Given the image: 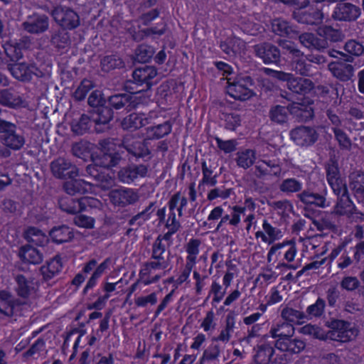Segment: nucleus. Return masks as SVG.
I'll return each instance as SVG.
<instances>
[{
    "instance_id": "nucleus-1",
    "label": "nucleus",
    "mask_w": 364,
    "mask_h": 364,
    "mask_svg": "<svg viewBox=\"0 0 364 364\" xmlns=\"http://www.w3.org/2000/svg\"><path fill=\"white\" fill-rule=\"evenodd\" d=\"M294 333V327L284 322L272 326L269 332L272 338H278L275 342V347L278 350L291 353H299L305 348L306 343L302 340L291 338Z\"/></svg>"
},
{
    "instance_id": "nucleus-2",
    "label": "nucleus",
    "mask_w": 364,
    "mask_h": 364,
    "mask_svg": "<svg viewBox=\"0 0 364 364\" xmlns=\"http://www.w3.org/2000/svg\"><path fill=\"white\" fill-rule=\"evenodd\" d=\"M150 101V95L142 90L135 93H116L107 97V103L117 112H131L140 105H146Z\"/></svg>"
},
{
    "instance_id": "nucleus-3",
    "label": "nucleus",
    "mask_w": 364,
    "mask_h": 364,
    "mask_svg": "<svg viewBox=\"0 0 364 364\" xmlns=\"http://www.w3.org/2000/svg\"><path fill=\"white\" fill-rule=\"evenodd\" d=\"M0 141L7 148L18 151L26 143L24 131L16 124L0 119Z\"/></svg>"
},
{
    "instance_id": "nucleus-4",
    "label": "nucleus",
    "mask_w": 364,
    "mask_h": 364,
    "mask_svg": "<svg viewBox=\"0 0 364 364\" xmlns=\"http://www.w3.org/2000/svg\"><path fill=\"white\" fill-rule=\"evenodd\" d=\"M100 154L91 156L92 161H95L100 168H109L116 166L122 159L121 154L115 150V144L112 139H105L98 142Z\"/></svg>"
},
{
    "instance_id": "nucleus-5",
    "label": "nucleus",
    "mask_w": 364,
    "mask_h": 364,
    "mask_svg": "<svg viewBox=\"0 0 364 364\" xmlns=\"http://www.w3.org/2000/svg\"><path fill=\"white\" fill-rule=\"evenodd\" d=\"M322 129L320 126L300 125L290 131L289 136L296 146L307 149L318 141Z\"/></svg>"
},
{
    "instance_id": "nucleus-6",
    "label": "nucleus",
    "mask_w": 364,
    "mask_h": 364,
    "mask_svg": "<svg viewBox=\"0 0 364 364\" xmlns=\"http://www.w3.org/2000/svg\"><path fill=\"white\" fill-rule=\"evenodd\" d=\"M54 21L59 28H65L67 30H74L77 28L80 24V16L72 8L57 5L53 6L50 11Z\"/></svg>"
},
{
    "instance_id": "nucleus-7",
    "label": "nucleus",
    "mask_w": 364,
    "mask_h": 364,
    "mask_svg": "<svg viewBox=\"0 0 364 364\" xmlns=\"http://www.w3.org/2000/svg\"><path fill=\"white\" fill-rule=\"evenodd\" d=\"M52 175L58 179L65 180L77 178L80 175V168L70 159L58 157L50 164Z\"/></svg>"
},
{
    "instance_id": "nucleus-8",
    "label": "nucleus",
    "mask_w": 364,
    "mask_h": 364,
    "mask_svg": "<svg viewBox=\"0 0 364 364\" xmlns=\"http://www.w3.org/2000/svg\"><path fill=\"white\" fill-rule=\"evenodd\" d=\"M157 250L154 249V257L156 260L147 263L141 272L143 283L150 284L159 280L165 274L164 270L168 267L167 262L162 257L156 256Z\"/></svg>"
},
{
    "instance_id": "nucleus-9",
    "label": "nucleus",
    "mask_w": 364,
    "mask_h": 364,
    "mask_svg": "<svg viewBox=\"0 0 364 364\" xmlns=\"http://www.w3.org/2000/svg\"><path fill=\"white\" fill-rule=\"evenodd\" d=\"M129 154L136 159L151 158L149 150L146 140H140L134 134L125 135L120 144Z\"/></svg>"
},
{
    "instance_id": "nucleus-10",
    "label": "nucleus",
    "mask_w": 364,
    "mask_h": 364,
    "mask_svg": "<svg viewBox=\"0 0 364 364\" xmlns=\"http://www.w3.org/2000/svg\"><path fill=\"white\" fill-rule=\"evenodd\" d=\"M30 305L27 301H19L6 291H0V314L6 316L21 314L28 310Z\"/></svg>"
},
{
    "instance_id": "nucleus-11",
    "label": "nucleus",
    "mask_w": 364,
    "mask_h": 364,
    "mask_svg": "<svg viewBox=\"0 0 364 364\" xmlns=\"http://www.w3.org/2000/svg\"><path fill=\"white\" fill-rule=\"evenodd\" d=\"M291 16L298 23L311 26L321 24L323 18L321 10L311 5L296 9Z\"/></svg>"
},
{
    "instance_id": "nucleus-12",
    "label": "nucleus",
    "mask_w": 364,
    "mask_h": 364,
    "mask_svg": "<svg viewBox=\"0 0 364 364\" xmlns=\"http://www.w3.org/2000/svg\"><path fill=\"white\" fill-rule=\"evenodd\" d=\"M253 49L255 55L266 65H279L282 62L280 48L269 42L257 44Z\"/></svg>"
},
{
    "instance_id": "nucleus-13",
    "label": "nucleus",
    "mask_w": 364,
    "mask_h": 364,
    "mask_svg": "<svg viewBox=\"0 0 364 364\" xmlns=\"http://www.w3.org/2000/svg\"><path fill=\"white\" fill-rule=\"evenodd\" d=\"M358 330L348 323L336 321L332 323V328L326 333V339L347 342L358 335Z\"/></svg>"
},
{
    "instance_id": "nucleus-14",
    "label": "nucleus",
    "mask_w": 364,
    "mask_h": 364,
    "mask_svg": "<svg viewBox=\"0 0 364 364\" xmlns=\"http://www.w3.org/2000/svg\"><path fill=\"white\" fill-rule=\"evenodd\" d=\"M361 14L360 8L351 3L341 2L335 6L331 18L339 22L350 23L355 21Z\"/></svg>"
},
{
    "instance_id": "nucleus-15",
    "label": "nucleus",
    "mask_w": 364,
    "mask_h": 364,
    "mask_svg": "<svg viewBox=\"0 0 364 364\" xmlns=\"http://www.w3.org/2000/svg\"><path fill=\"white\" fill-rule=\"evenodd\" d=\"M108 197L112 205L119 208L134 204L139 198L137 191L129 188L113 189L108 193Z\"/></svg>"
},
{
    "instance_id": "nucleus-16",
    "label": "nucleus",
    "mask_w": 364,
    "mask_h": 364,
    "mask_svg": "<svg viewBox=\"0 0 364 364\" xmlns=\"http://www.w3.org/2000/svg\"><path fill=\"white\" fill-rule=\"evenodd\" d=\"M157 70L155 67L144 65L136 68L132 73L133 82L139 86L144 85L142 90L146 95L154 85L153 79L157 75Z\"/></svg>"
},
{
    "instance_id": "nucleus-17",
    "label": "nucleus",
    "mask_w": 364,
    "mask_h": 364,
    "mask_svg": "<svg viewBox=\"0 0 364 364\" xmlns=\"http://www.w3.org/2000/svg\"><path fill=\"white\" fill-rule=\"evenodd\" d=\"M50 20L46 14L34 13L22 23V28L31 34H41L48 30Z\"/></svg>"
},
{
    "instance_id": "nucleus-18",
    "label": "nucleus",
    "mask_w": 364,
    "mask_h": 364,
    "mask_svg": "<svg viewBox=\"0 0 364 364\" xmlns=\"http://www.w3.org/2000/svg\"><path fill=\"white\" fill-rule=\"evenodd\" d=\"M148 169V164H130L120 168L117 172V179L123 183L130 184L138 177L146 176Z\"/></svg>"
},
{
    "instance_id": "nucleus-19",
    "label": "nucleus",
    "mask_w": 364,
    "mask_h": 364,
    "mask_svg": "<svg viewBox=\"0 0 364 364\" xmlns=\"http://www.w3.org/2000/svg\"><path fill=\"white\" fill-rule=\"evenodd\" d=\"M270 26L271 31L280 37L294 38L299 33L296 26L280 18L272 19Z\"/></svg>"
},
{
    "instance_id": "nucleus-20",
    "label": "nucleus",
    "mask_w": 364,
    "mask_h": 364,
    "mask_svg": "<svg viewBox=\"0 0 364 364\" xmlns=\"http://www.w3.org/2000/svg\"><path fill=\"white\" fill-rule=\"evenodd\" d=\"M5 65L16 80L22 82H29L31 81L30 73L31 63L26 62L11 63L6 60Z\"/></svg>"
},
{
    "instance_id": "nucleus-21",
    "label": "nucleus",
    "mask_w": 364,
    "mask_h": 364,
    "mask_svg": "<svg viewBox=\"0 0 364 364\" xmlns=\"http://www.w3.org/2000/svg\"><path fill=\"white\" fill-rule=\"evenodd\" d=\"M16 282L18 295L23 299V301H27L30 305L29 301L34 296L37 289V282L33 279H27L22 275L16 277Z\"/></svg>"
},
{
    "instance_id": "nucleus-22",
    "label": "nucleus",
    "mask_w": 364,
    "mask_h": 364,
    "mask_svg": "<svg viewBox=\"0 0 364 364\" xmlns=\"http://www.w3.org/2000/svg\"><path fill=\"white\" fill-rule=\"evenodd\" d=\"M80 176L102 184L104 183L109 184L112 180L109 174L103 171L100 165L97 164L95 161H92V164L87 165L85 170L80 171Z\"/></svg>"
},
{
    "instance_id": "nucleus-23",
    "label": "nucleus",
    "mask_w": 364,
    "mask_h": 364,
    "mask_svg": "<svg viewBox=\"0 0 364 364\" xmlns=\"http://www.w3.org/2000/svg\"><path fill=\"white\" fill-rule=\"evenodd\" d=\"M344 60L331 62L328 67L332 75L343 82L348 81L353 76V66Z\"/></svg>"
},
{
    "instance_id": "nucleus-24",
    "label": "nucleus",
    "mask_w": 364,
    "mask_h": 364,
    "mask_svg": "<svg viewBox=\"0 0 364 364\" xmlns=\"http://www.w3.org/2000/svg\"><path fill=\"white\" fill-rule=\"evenodd\" d=\"M288 109L289 113L301 122H306L314 117V111L311 104L306 105L298 102H292L288 105Z\"/></svg>"
},
{
    "instance_id": "nucleus-25",
    "label": "nucleus",
    "mask_w": 364,
    "mask_h": 364,
    "mask_svg": "<svg viewBox=\"0 0 364 364\" xmlns=\"http://www.w3.org/2000/svg\"><path fill=\"white\" fill-rule=\"evenodd\" d=\"M92 183L85 179H77L74 178L65 182L63 185V190L70 196L76 194H85L89 192Z\"/></svg>"
},
{
    "instance_id": "nucleus-26",
    "label": "nucleus",
    "mask_w": 364,
    "mask_h": 364,
    "mask_svg": "<svg viewBox=\"0 0 364 364\" xmlns=\"http://www.w3.org/2000/svg\"><path fill=\"white\" fill-rule=\"evenodd\" d=\"M89 198H81L75 200L71 198H61L58 201L60 208L68 213L76 214L85 209Z\"/></svg>"
},
{
    "instance_id": "nucleus-27",
    "label": "nucleus",
    "mask_w": 364,
    "mask_h": 364,
    "mask_svg": "<svg viewBox=\"0 0 364 364\" xmlns=\"http://www.w3.org/2000/svg\"><path fill=\"white\" fill-rule=\"evenodd\" d=\"M287 247L284 251V258L287 262H292L296 255L297 250L293 244H277L271 247L268 252L267 259L269 262H272L277 259L278 256L281 254V250Z\"/></svg>"
},
{
    "instance_id": "nucleus-28",
    "label": "nucleus",
    "mask_w": 364,
    "mask_h": 364,
    "mask_svg": "<svg viewBox=\"0 0 364 364\" xmlns=\"http://www.w3.org/2000/svg\"><path fill=\"white\" fill-rule=\"evenodd\" d=\"M314 87L311 80L301 77H292L287 88L294 93L298 95H306L309 93Z\"/></svg>"
},
{
    "instance_id": "nucleus-29",
    "label": "nucleus",
    "mask_w": 364,
    "mask_h": 364,
    "mask_svg": "<svg viewBox=\"0 0 364 364\" xmlns=\"http://www.w3.org/2000/svg\"><path fill=\"white\" fill-rule=\"evenodd\" d=\"M299 200L306 205H314L317 208H325L328 206L323 194L314 193L311 190L303 191L297 195Z\"/></svg>"
},
{
    "instance_id": "nucleus-30",
    "label": "nucleus",
    "mask_w": 364,
    "mask_h": 364,
    "mask_svg": "<svg viewBox=\"0 0 364 364\" xmlns=\"http://www.w3.org/2000/svg\"><path fill=\"white\" fill-rule=\"evenodd\" d=\"M349 187L359 203H364V173L354 172L349 176Z\"/></svg>"
},
{
    "instance_id": "nucleus-31",
    "label": "nucleus",
    "mask_w": 364,
    "mask_h": 364,
    "mask_svg": "<svg viewBox=\"0 0 364 364\" xmlns=\"http://www.w3.org/2000/svg\"><path fill=\"white\" fill-rule=\"evenodd\" d=\"M148 124V119L144 114L132 113L122 119L121 127L124 130L135 131Z\"/></svg>"
},
{
    "instance_id": "nucleus-32",
    "label": "nucleus",
    "mask_w": 364,
    "mask_h": 364,
    "mask_svg": "<svg viewBox=\"0 0 364 364\" xmlns=\"http://www.w3.org/2000/svg\"><path fill=\"white\" fill-rule=\"evenodd\" d=\"M160 28L157 26L150 27L137 31H134L132 32V38L136 42L144 41L146 38L151 35L162 36L166 31L167 25L164 21H161L158 24Z\"/></svg>"
},
{
    "instance_id": "nucleus-33",
    "label": "nucleus",
    "mask_w": 364,
    "mask_h": 364,
    "mask_svg": "<svg viewBox=\"0 0 364 364\" xmlns=\"http://www.w3.org/2000/svg\"><path fill=\"white\" fill-rule=\"evenodd\" d=\"M51 45L58 49H64L71 44L70 35L67 29L59 28L50 34Z\"/></svg>"
},
{
    "instance_id": "nucleus-34",
    "label": "nucleus",
    "mask_w": 364,
    "mask_h": 364,
    "mask_svg": "<svg viewBox=\"0 0 364 364\" xmlns=\"http://www.w3.org/2000/svg\"><path fill=\"white\" fill-rule=\"evenodd\" d=\"M91 114H96L93 119L96 124H107L114 118V109L110 105H101L95 109H90L88 112Z\"/></svg>"
},
{
    "instance_id": "nucleus-35",
    "label": "nucleus",
    "mask_w": 364,
    "mask_h": 364,
    "mask_svg": "<svg viewBox=\"0 0 364 364\" xmlns=\"http://www.w3.org/2000/svg\"><path fill=\"white\" fill-rule=\"evenodd\" d=\"M244 47L245 43L240 38L236 37L228 38L220 43L221 50L230 57H235L241 52Z\"/></svg>"
},
{
    "instance_id": "nucleus-36",
    "label": "nucleus",
    "mask_w": 364,
    "mask_h": 364,
    "mask_svg": "<svg viewBox=\"0 0 364 364\" xmlns=\"http://www.w3.org/2000/svg\"><path fill=\"white\" fill-rule=\"evenodd\" d=\"M289 113L288 105H272L269 109L268 117L272 122L282 125L287 122Z\"/></svg>"
},
{
    "instance_id": "nucleus-37",
    "label": "nucleus",
    "mask_w": 364,
    "mask_h": 364,
    "mask_svg": "<svg viewBox=\"0 0 364 364\" xmlns=\"http://www.w3.org/2000/svg\"><path fill=\"white\" fill-rule=\"evenodd\" d=\"M23 103L21 97L13 89L0 91V104L11 108L19 107Z\"/></svg>"
},
{
    "instance_id": "nucleus-38",
    "label": "nucleus",
    "mask_w": 364,
    "mask_h": 364,
    "mask_svg": "<svg viewBox=\"0 0 364 364\" xmlns=\"http://www.w3.org/2000/svg\"><path fill=\"white\" fill-rule=\"evenodd\" d=\"M227 92L233 99L240 101H245L255 95L252 88L242 87L240 85L237 86L228 85L227 86Z\"/></svg>"
},
{
    "instance_id": "nucleus-39",
    "label": "nucleus",
    "mask_w": 364,
    "mask_h": 364,
    "mask_svg": "<svg viewBox=\"0 0 364 364\" xmlns=\"http://www.w3.org/2000/svg\"><path fill=\"white\" fill-rule=\"evenodd\" d=\"M19 257L23 261L31 264L40 263L43 259V255L36 248L26 245L21 248Z\"/></svg>"
},
{
    "instance_id": "nucleus-40",
    "label": "nucleus",
    "mask_w": 364,
    "mask_h": 364,
    "mask_svg": "<svg viewBox=\"0 0 364 364\" xmlns=\"http://www.w3.org/2000/svg\"><path fill=\"white\" fill-rule=\"evenodd\" d=\"M172 129V124L170 121H166L163 124L151 126L146 128L148 137L151 139H159L169 134Z\"/></svg>"
},
{
    "instance_id": "nucleus-41",
    "label": "nucleus",
    "mask_w": 364,
    "mask_h": 364,
    "mask_svg": "<svg viewBox=\"0 0 364 364\" xmlns=\"http://www.w3.org/2000/svg\"><path fill=\"white\" fill-rule=\"evenodd\" d=\"M124 66L122 59L117 55H105L101 58V70L105 73H109L115 69H119Z\"/></svg>"
},
{
    "instance_id": "nucleus-42",
    "label": "nucleus",
    "mask_w": 364,
    "mask_h": 364,
    "mask_svg": "<svg viewBox=\"0 0 364 364\" xmlns=\"http://www.w3.org/2000/svg\"><path fill=\"white\" fill-rule=\"evenodd\" d=\"M90 127V117L85 114H82L78 119L73 120L71 123V131L77 136L89 132Z\"/></svg>"
},
{
    "instance_id": "nucleus-43",
    "label": "nucleus",
    "mask_w": 364,
    "mask_h": 364,
    "mask_svg": "<svg viewBox=\"0 0 364 364\" xmlns=\"http://www.w3.org/2000/svg\"><path fill=\"white\" fill-rule=\"evenodd\" d=\"M201 168L203 173V178L200 181V185H208L214 186L217 183V177L218 174L214 173L215 168L212 164H208L205 161L201 162Z\"/></svg>"
},
{
    "instance_id": "nucleus-44",
    "label": "nucleus",
    "mask_w": 364,
    "mask_h": 364,
    "mask_svg": "<svg viewBox=\"0 0 364 364\" xmlns=\"http://www.w3.org/2000/svg\"><path fill=\"white\" fill-rule=\"evenodd\" d=\"M62 263L59 257H55L43 265L41 270L43 277L49 279L58 274L62 269Z\"/></svg>"
},
{
    "instance_id": "nucleus-45",
    "label": "nucleus",
    "mask_w": 364,
    "mask_h": 364,
    "mask_svg": "<svg viewBox=\"0 0 364 364\" xmlns=\"http://www.w3.org/2000/svg\"><path fill=\"white\" fill-rule=\"evenodd\" d=\"M246 208L245 207L235 206L230 215H224L217 228H220L223 225H237L240 220L241 215H245Z\"/></svg>"
},
{
    "instance_id": "nucleus-46",
    "label": "nucleus",
    "mask_w": 364,
    "mask_h": 364,
    "mask_svg": "<svg viewBox=\"0 0 364 364\" xmlns=\"http://www.w3.org/2000/svg\"><path fill=\"white\" fill-rule=\"evenodd\" d=\"M277 43L282 49V55L289 54L292 59H294V58H302L304 55V53L301 51L292 41L285 39H279Z\"/></svg>"
},
{
    "instance_id": "nucleus-47",
    "label": "nucleus",
    "mask_w": 364,
    "mask_h": 364,
    "mask_svg": "<svg viewBox=\"0 0 364 364\" xmlns=\"http://www.w3.org/2000/svg\"><path fill=\"white\" fill-rule=\"evenodd\" d=\"M220 119L225 122L224 127L228 130L235 131L241 126L242 117L237 112H223L221 114Z\"/></svg>"
},
{
    "instance_id": "nucleus-48",
    "label": "nucleus",
    "mask_w": 364,
    "mask_h": 364,
    "mask_svg": "<svg viewBox=\"0 0 364 364\" xmlns=\"http://www.w3.org/2000/svg\"><path fill=\"white\" fill-rule=\"evenodd\" d=\"M155 53L154 48L147 44L137 46L134 52V60L139 63H145L149 61Z\"/></svg>"
},
{
    "instance_id": "nucleus-49",
    "label": "nucleus",
    "mask_w": 364,
    "mask_h": 364,
    "mask_svg": "<svg viewBox=\"0 0 364 364\" xmlns=\"http://www.w3.org/2000/svg\"><path fill=\"white\" fill-rule=\"evenodd\" d=\"M235 161L238 166L245 169L250 167L255 162V153L252 149H246L244 151L237 152Z\"/></svg>"
},
{
    "instance_id": "nucleus-50",
    "label": "nucleus",
    "mask_w": 364,
    "mask_h": 364,
    "mask_svg": "<svg viewBox=\"0 0 364 364\" xmlns=\"http://www.w3.org/2000/svg\"><path fill=\"white\" fill-rule=\"evenodd\" d=\"M92 148V144L90 142L86 140H80L72 144L70 152L75 157L82 158L91 151Z\"/></svg>"
},
{
    "instance_id": "nucleus-51",
    "label": "nucleus",
    "mask_w": 364,
    "mask_h": 364,
    "mask_svg": "<svg viewBox=\"0 0 364 364\" xmlns=\"http://www.w3.org/2000/svg\"><path fill=\"white\" fill-rule=\"evenodd\" d=\"M4 52L6 54V58L3 60L4 65L6 60L11 63H18L23 56L22 50L18 45H6Z\"/></svg>"
},
{
    "instance_id": "nucleus-52",
    "label": "nucleus",
    "mask_w": 364,
    "mask_h": 364,
    "mask_svg": "<svg viewBox=\"0 0 364 364\" xmlns=\"http://www.w3.org/2000/svg\"><path fill=\"white\" fill-rule=\"evenodd\" d=\"M48 232L49 237L56 243L68 242L73 237L70 229H51Z\"/></svg>"
},
{
    "instance_id": "nucleus-53",
    "label": "nucleus",
    "mask_w": 364,
    "mask_h": 364,
    "mask_svg": "<svg viewBox=\"0 0 364 364\" xmlns=\"http://www.w3.org/2000/svg\"><path fill=\"white\" fill-rule=\"evenodd\" d=\"M336 205V212L340 215H344L351 212L353 204L351 201L348 193L341 194Z\"/></svg>"
},
{
    "instance_id": "nucleus-54",
    "label": "nucleus",
    "mask_w": 364,
    "mask_h": 364,
    "mask_svg": "<svg viewBox=\"0 0 364 364\" xmlns=\"http://www.w3.org/2000/svg\"><path fill=\"white\" fill-rule=\"evenodd\" d=\"M282 234L279 229H262L256 232L257 239H260L262 242L271 243L274 240L279 239Z\"/></svg>"
},
{
    "instance_id": "nucleus-55",
    "label": "nucleus",
    "mask_w": 364,
    "mask_h": 364,
    "mask_svg": "<svg viewBox=\"0 0 364 364\" xmlns=\"http://www.w3.org/2000/svg\"><path fill=\"white\" fill-rule=\"evenodd\" d=\"M93 84L90 80L84 79L72 95V97L76 102L83 100L88 92L92 88Z\"/></svg>"
},
{
    "instance_id": "nucleus-56",
    "label": "nucleus",
    "mask_w": 364,
    "mask_h": 364,
    "mask_svg": "<svg viewBox=\"0 0 364 364\" xmlns=\"http://www.w3.org/2000/svg\"><path fill=\"white\" fill-rule=\"evenodd\" d=\"M273 348L268 345L258 348L255 360L258 364H267L273 355Z\"/></svg>"
},
{
    "instance_id": "nucleus-57",
    "label": "nucleus",
    "mask_w": 364,
    "mask_h": 364,
    "mask_svg": "<svg viewBox=\"0 0 364 364\" xmlns=\"http://www.w3.org/2000/svg\"><path fill=\"white\" fill-rule=\"evenodd\" d=\"M325 168L328 181L341 178L340 177L338 164L335 157H331L329 159L325 165Z\"/></svg>"
},
{
    "instance_id": "nucleus-58",
    "label": "nucleus",
    "mask_w": 364,
    "mask_h": 364,
    "mask_svg": "<svg viewBox=\"0 0 364 364\" xmlns=\"http://www.w3.org/2000/svg\"><path fill=\"white\" fill-rule=\"evenodd\" d=\"M25 237L28 242H32L36 244L47 243L49 237L47 235H44L40 229H27L25 233Z\"/></svg>"
},
{
    "instance_id": "nucleus-59",
    "label": "nucleus",
    "mask_w": 364,
    "mask_h": 364,
    "mask_svg": "<svg viewBox=\"0 0 364 364\" xmlns=\"http://www.w3.org/2000/svg\"><path fill=\"white\" fill-rule=\"evenodd\" d=\"M200 242L196 239H191L186 245V252L188 253L187 262L188 263L194 264L198 255L199 254V246Z\"/></svg>"
},
{
    "instance_id": "nucleus-60",
    "label": "nucleus",
    "mask_w": 364,
    "mask_h": 364,
    "mask_svg": "<svg viewBox=\"0 0 364 364\" xmlns=\"http://www.w3.org/2000/svg\"><path fill=\"white\" fill-rule=\"evenodd\" d=\"M106 102H107V99L105 98L104 94L99 90H93L87 99V104L91 109H95Z\"/></svg>"
},
{
    "instance_id": "nucleus-61",
    "label": "nucleus",
    "mask_w": 364,
    "mask_h": 364,
    "mask_svg": "<svg viewBox=\"0 0 364 364\" xmlns=\"http://www.w3.org/2000/svg\"><path fill=\"white\" fill-rule=\"evenodd\" d=\"M299 333L304 335L311 336L313 338L320 340L326 339V333L322 329L311 324H307L302 326L299 329Z\"/></svg>"
},
{
    "instance_id": "nucleus-62",
    "label": "nucleus",
    "mask_w": 364,
    "mask_h": 364,
    "mask_svg": "<svg viewBox=\"0 0 364 364\" xmlns=\"http://www.w3.org/2000/svg\"><path fill=\"white\" fill-rule=\"evenodd\" d=\"M264 73L274 78L280 82L287 83V85L289 84L294 75L290 73H286L282 70H276L268 68H264Z\"/></svg>"
},
{
    "instance_id": "nucleus-63",
    "label": "nucleus",
    "mask_w": 364,
    "mask_h": 364,
    "mask_svg": "<svg viewBox=\"0 0 364 364\" xmlns=\"http://www.w3.org/2000/svg\"><path fill=\"white\" fill-rule=\"evenodd\" d=\"M344 50L347 55L360 56L364 53V46L355 40H349L344 45Z\"/></svg>"
},
{
    "instance_id": "nucleus-64",
    "label": "nucleus",
    "mask_w": 364,
    "mask_h": 364,
    "mask_svg": "<svg viewBox=\"0 0 364 364\" xmlns=\"http://www.w3.org/2000/svg\"><path fill=\"white\" fill-rule=\"evenodd\" d=\"M279 189L284 193L298 192L301 189V183L295 178H287L279 185Z\"/></svg>"
}]
</instances>
